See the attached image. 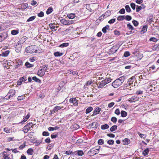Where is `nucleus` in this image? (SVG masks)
I'll list each match as a JSON object with an SVG mask.
<instances>
[{"label": "nucleus", "mask_w": 159, "mask_h": 159, "mask_svg": "<svg viewBox=\"0 0 159 159\" xmlns=\"http://www.w3.org/2000/svg\"><path fill=\"white\" fill-rule=\"evenodd\" d=\"M35 124H33L32 122H30L27 124L23 127V131L25 133H27L31 128H33Z\"/></svg>", "instance_id": "1"}, {"label": "nucleus", "mask_w": 159, "mask_h": 159, "mask_svg": "<svg viewBox=\"0 0 159 159\" xmlns=\"http://www.w3.org/2000/svg\"><path fill=\"white\" fill-rule=\"evenodd\" d=\"M99 78H101V79L102 80V79L104 80H103L101 82L98 81V80H100V79H98L96 82V84L98 85V88H102L103 87H104L105 85H106L107 84L105 80V79L103 78L102 77Z\"/></svg>", "instance_id": "2"}, {"label": "nucleus", "mask_w": 159, "mask_h": 159, "mask_svg": "<svg viewBox=\"0 0 159 159\" xmlns=\"http://www.w3.org/2000/svg\"><path fill=\"white\" fill-rule=\"evenodd\" d=\"M25 51L26 52L32 53L34 52H36L38 51L37 50H35L34 48V47L32 46H30L27 47Z\"/></svg>", "instance_id": "3"}, {"label": "nucleus", "mask_w": 159, "mask_h": 159, "mask_svg": "<svg viewBox=\"0 0 159 159\" xmlns=\"http://www.w3.org/2000/svg\"><path fill=\"white\" fill-rule=\"evenodd\" d=\"M122 84V82L119 80L117 79L112 83V85L114 88H117Z\"/></svg>", "instance_id": "4"}, {"label": "nucleus", "mask_w": 159, "mask_h": 159, "mask_svg": "<svg viewBox=\"0 0 159 159\" xmlns=\"http://www.w3.org/2000/svg\"><path fill=\"white\" fill-rule=\"evenodd\" d=\"M15 90L13 89L10 90L6 96L7 98L5 99L7 100H8L11 97H13L15 95Z\"/></svg>", "instance_id": "5"}, {"label": "nucleus", "mask_w": 159, "mask_h": 159, "mask_svg": "<svg viewBox=\"0 0 159 159\" xmlns=\"http://www.w3.org/2000/svg\"><path fill=\"white\" fill-rule=\"evenodd\" d=\"M100 148V147L99 146L98 148L95 149V148H93L90 150V152L93 155L98 154L99 152V150Z\"/></svg>", "instance_id": "6"}, {"label": "nucleus", "mask_w": 159, "mask_h": 159, "mask_svg": "<svg viewBox=\"0 0 159 159\" xmlns=\"http://www.w3.org/2000/svg\"><path fill=\"white\" fill-rule=\"evenodd\" d=\"M7 34L6 32L0 33V42L4 40L7 37Z\"/></svg>", "instance_id": "7"}, {"label": "nucleus", "mask_w": 159, "mask_h": 159, "mask_svg": "<svg viewBox=\"0 0 159 159\" xmlns=\"http://www.w3.org/2000/svg\"><path fill=\"white\" fill-rule=\"evenodd\" d=\"M134 77L132 76L131 78L129 79L128 81V82L127 84L125 85V87H128V86H130L131 84L133 83V82L134 80Z\"/></svg>", "instance_id": "8"}, {"label": "nucleus", "mask_w": 159, "mask_h": 159, "mask_svg": "<svg viewBox=\"0 0 159 159\" xmlns=\"http://www.w3.org/2000/svg\"><path fill=\"white\" fill-rule=\"evenodd\" d=\"M118 49V48L116 46H113L110 49L109 51L110 54H113L115 53Z\"/></svg>", "instance_id": "9"}, {"label": "nucleus", "mask_w": 159, "mask_h": 159, "mask_svg": "<svg viewBox=\"0 0 159 159\" xmlns=\"http://www.w3.org/2000/svg\"><path fill=\"white\" fill-rule=\"evenodd\" d=\"M26 80L27 77L25 76L21 77L17 81V85H21L23 82L25 81Z\"/></svg>", "instance_id": "10"}, {"label": "nucleus", "mask_w": 159, "mask_h": 159, "mask_svg": "<svg viewBox=\"0 0 159 159\" xmlns=\"http://www.w3.org/2000/svg\"><path fill=\"white\" fill-rule=\"evenodd\" d=\"M73 154L82 156L84 154V152L82 150H77L74 152Z\"/></svg>", "instance_id": "11"}, {"label": "nucleus", "mask_w": 159, "mask_h": 159, "mask_svg": "<svg viewBox=\"0 0 159 159\" xmlns=\"http://www.w3.org/2000/svg\"><path fill=\"white\" fill-rule=\"evenodd\" d=\"M45 70H43V69L39 70L37 73L38 75L40 77H42L45 74Z\"/></svg>", "instance_id": "12"}, {"label": "nucleus", "mask_w": 159, "mask_h": 159, "mask_svg": "<svg viewBox=\"0 0 159 159\" xmlns=\"http://www.w3.org/2000/svg\"><path fill=\"white\" fill-rule=\"evenodd\" d=\"M21 45L20 44H18L15 47V50L17 52H20L21 49Z\"/></svg>", "instance_id": "13"}, {"label": "nucleus", "mask_w": 159, "mask_h": 159, "mask_svg": "<svg viewBox=\"0 0 159 159\" xmlns=\"http://www.w3.org/2000/svg\"><path fill=\"white\" fill-rule=\"evenodd\" d=\"M10 53L9 50H7L6 51L2 52V53L0 54V56L2 57H7Z\"/></svg>", "instance_id": "14"}, {"label": "nucleus", "mask_w": 159, "mask_h": 159, "mask_svg": "<svg viewBox=\"0 0 159 159\" xmlns=\"http://www.w3.org/2000/svg\"><path fill=\"white\" fill-rule=\"evenodd\" d=\"M101 108L99 107L96 108L93 111V114L92 116H94L99 113L101 111Z\"/></svg>", "instance_id": "15"}, {"label": "nucleus", "mask_w": 159, "mask_h": 159, "mask_svg": "<svg viewBox=\"0 0 159 159\" xmlns=\"http://www.w3.org/2000/svg\"><path fill=\"white\" fill-rule=\"evenodd\" d=\"M110 28L109 25H106V26L104 27L102 30V31L104 33H106L107 32V30H109Z\"/></svg>", "instance_id": "16"}, {"label": "nucleus", "mask_w": 159, "mask_h": 159, "mask_svg": "<svg viewBox=\"0 0 159 159\" xmlns=\"http://www.w3.org/2000/svg\"><path fill=\"white\" fill-rule=\"evenodd\" d=\"M29 114H27L26 116L25 117V118L23 119V120L19 123V124H22L23 123L25 122V121H26L27 120L30 118V115Z\"/></svg>", "instance_id": "17"}, {"label": "nucleus", "mask_w": 159, "mask_h": 159, "mask_svg": "<svg viewBox=\"0 0 159 159\" xmlns=\"http://www.w3.org/2000/svg\"><path fill=\"white\" fill-rule=\"evenodd\" d=\"M152 50H159V44H157L154 45L152 48Z\"/></svg>", "instance_id": "18"}, {"label": "nucleus", "mask_w": 159, "mask_h": 159, "mask_svg": "<svg viewBox=\"0 0 159 159\" xmlns=\"http://www.w3.org/2000/svg\"><path fill=\"white\" fill-rule=\"evenodd\" d=\"M63 54L62 52H56L54 53V55L55 57H61Z\"/></svg>", "instance_id": "19"}, {"label": "nucleus", "mask_w": 159, "mask_h": 159, "mask_svg": "<svg viewBox=\"0 0 159 159\" xmlns=\"http://www.w3.org/2000/svg\"><path fill=\"white\" fill-rule=\"evenodd\" d=\"M123 144L125 145H128L130 142V140L128 139H125L122 141Z\"/></svg>", "instance_id": "20"}, {"label": "nucleus", "mask_w": 159, "mask_h": 159, "mask_svg": "<svg viewBox=\"0 0 159 159\" xmlns=\"http://www.w3.org/2000/svg\"><path fill=\"white\" fill-rule=\"evenodd\" d=\"M98 125V123L96 122H95L92 123L91 126L92 128H94V129H95L97 128Z\"/></svg>", "instance_id": "21"}, {"label": "nucleus", "mask_w": 159, "mask_h": 159, "mask_svg": "<svg viewBox=\"0 0 159 159\" xmlns=\"http://www.w3.org/2000/svg\"><path fill=\"white\" fill-rule=\"evenodd\" d=\"M67 16L69 19H73L75 17V15L74 13L68 14Z\"/></svg>", "instance_id": "22"}, {"label": "nucleus", "mask_w": 159, "mask_h": 159, "mask_svg": "<svg viewBox=\"0 0 159 159\" xmlns=\"http://www.w3.org/2000/svg\"><path fill=\"white\" fill-rule=\"evenodd\" d=\"M109 127V126L107 124H105L104 125H102L101 126V129H102L104 130L108 129Z\"/></svg>", "instance_id": "23"}, {"label": "nucleus", "mask_w": 159, "mask_h": 159, "mask_svg": "<svg viewBox=\"0 0 159 159\" xmlns=\"http://www.w3.org/2000/svg\"><path fill=\"white\" fill-rule=\"evenodd\" d=\"M53 11V8L51 7H49L46 11V14L48 15L50 14Z\"/></svg>", "instance_id": "24"}, {"label": "nucleus", "mask_w": 159, "mask_h": 159, "mask_svg": "<svg viewBox=\"0 0 159 159\" xmlns=\"http://www.w3.org/2000/svg\"><path fill=\"white\" fill-rule=\"evenodd\" d=\"M63 108V107H61L59 106H57L54 107L53 109V112H55L56 111H57L58 110Z\"/></svg>", "instance_id": "25"}, {"label": "nucleus", "mask_w": 159, "mask_h": 159, "mask_svg": "<svg viewBox=\"0 0 159 159\" xmlns=\"http://www.w3.org/2000/svg\"><path fill=\"white\" fill-rule=\"evenodd\" d=\"M117 126L116 125H114L111 127L110 130L111 132H113L117 129Z\"/></svg>", "instance_id": "26"}, {"label": "nucleus", "mask_w": 159, "mask_h": 159, "mask_svg": "<svg viewBox=\"0 0 159 159\" xmlns=\"http://www.w3.org/2000/svg\"><path fill=\"white\" fill-rule=\"evenodd\" d=\"M93 110V108L91 107H89L86 110L85 113L88 114L91 112Z\"/></svg>", "instance_id": "27"}, {"label": "nucleus", "mask_w": 159, "mask_h": 159, "mask_svg": "<svg viewBox=\"0 0 159 159\" xmlns=\"http://www.w3.org/2000/svg\"><path fill=\"white\" fill-rule=\"evenodd\" d=\"M69 45V43H64L61 44L60 45L59 47H61V48H64V47H67Z\"/></svg>", "instance_id": "28"}, {"label": "nucleus", "mask_w": 159, "mask_h": 159, "mask_svg": "<svg viewBox=\"0 0 159 159\" xmlns=\"http://www.w3.org/2000/svg\"><path fill=\"white\" fill-rule=\"evenodd\" d=\"M61 23L65 25H67V20L64 19H61L60 20Z\"/></svg>", "instance_id": "29"}, {"label": "nucleus", "mask_w": 159, "mask_h": 159, "mask_svg": "<svg viewBox=\"0 0 159 159\" xmlns=\"http://www.w3.org/2000/svg\"><path fill=\"white\" fill-rule=\"evenodd\" d=\"M32 80L34 81L39 83H41V82L40 80L37 78L36 76H34L32 78Z\"/></svg>", "instance_id": "30"}, {"label": "nucleus", "mask_w": 159, "mask_h": 159, "mask_svg": "<svg viewBox=\"0 0 159 159\" xmlns=\"http://www.w3.org/2000/svg\"><path fill=\"white\" fill-rule=\"evenodd\" d=\"M27 152L28 154L32 155L33 153V150L31 148H29L27 151Z\"/></svg>", "instance_id": "31"}, {"label": "nucleus", "mask_w": 159, "mask_h": 159, "mask_svg": "<svg viewBox=\"0 0 159 159\" xmlns=\"http://www.w3.org/2000/svg\"><path fill=\"white\" fill-rule=\"evenodd\" d=\"M137 100L136 97H133L131 98L130 99H129L128 100V101H129V102H134L136 101Z\"/></svg>", "instance_id": "32"}, {"label": "nucleus", "mask_w": 159, "mask_h": 159, "mask_svg": "<svg viewBox=\"0 0 159 159\" xmlns=\"http://www.w3.org/2000/svg\"><path fill=\"white\" fill-rule=\"evenodd\" d=\"M127 112H126V111H121V116L122 117H126L127 116Z\"/></svg>", "instance_id": "33"}, {"label": "nucleus", "mask_w": 159, "mask_h": 159, "mask_svg": "<svg viewBox=\"0 0 159 159\" xmlns=\"http://www.w3.org/2000/svg\"><path fill=\"white\" fill-rule=\"evenodd\" d=\"M148 152L149 149L148 148H146L143 152V154L144 156H145L148 154Z\"/></svg>", "instance_id": "34"}, {"label": "nucleus", "mask_w": 159, "mask_h": 159, "mask_svg": "<svg viewBox=\"0 0 159 159\" xmlns=\"http://www.w3.org/2000/svg\"><path fill=\"white\" fill-rule=\"evenodd\" d=\"M127 28L131 30H134V28L130 23H129L127 25Z\"/></svg>", "instance_id": "35"}, {"label": "nucleus", "mask_w": 159, "mask_h": 159, "mask_svg": "<svg viewBox=\"0 0 159 159\" xmlns=\"http://www.w3.org/2000/svg\"><path fill=\"white\" fill-rule=\"evenodd\" d=\"M125 79H126V76H123L120 77L118 79V80H120V82H122V84L123 83V82H124V81L125 80Z\"/></svg>", "instance_id": "36"}, {"label": "nucleus", "mask_w": 159, "mask_h": 159, "mask_svg": "<svg viewBox=\"0 0 159 159\" xmlns=\"http://www.w3.org/2000/svg\"><path fill=\"white\" fill-rule=\"evenodd\" d=\"M137 57V60H139L141 59L143 57V54L140 53H138L137 56H136Z\"/></svg>", "instance_id": "37"}, {"label": "nucleus", "mask_w": 159, "mask_h": 159, "mask_svg": "<svg viewBox=\"0 0 159 159\" xmlns=\"http://www.w3.org/2000/svg\"><path fill=\"white\" fill-rule=\"evenodd\" d=\"M125 19V16H120L117 17V20H123Z\"/></svg>", "instance_id": "38"}, {"label": "nucleus", "mask_w": 159, "mask_h": 159, "mask_svg": "<svg viewBox=\"0 0 159 159\" xmlns=\"http://www.w3.org/2000/svg\"><path fill=\"white\" fill-rule=\"evenodd\" d=\"M98 143L99 145H102L104 143V140L103 139H99L98 140Z\"/></svg>", "instance_id": "39"}, {"label": "nucleus", "mask_w": 159, "mask_h": 159, "mask_svg": "<svg viewBox=\"0 0 159 159\" xmlns=\"http://www.w3.org/2000/svg\"><path fill=\"white\" fill-rule=\"evenodd\" d=\"M105 79L106 82V83H107V84L109 83L110 82H111L112 80V79H111L110 77H108L107 78L106 77L105 78Z\"/></svg>", "instance_id": "40"}, {"label": "nucleus", "mask_w": 159, "mask_h": 159, "mask_svg": "<svg viewBox=\"0 0 159 159\" xmlns=\"http://www.w3.org/2000/svg\"><path fill=\"white\" fill-rule=\"evenodd\" d=\"M36 18L35 16H33L29 18L27 20V22H30Z\"/></svg>", "instance_id": "41"}, {"label": "nucleus", "mask_w": 159, "mask_h": 159, "mask_svg": "<svg viewBox=\"0 0 159 159\" xmlns=\"http://www.w3.org/2000/svg\"><path fill=\"white\" fill-rule=\"evenodd\" d=\"M125 8L126 11L128 12H129L131 11V10L129 5H126L125 6Z\"/></svg>", "instance_id": "42"}, {"label": "nucleus", "mask_w": 159, "mask_h": 159, "mask_svg": "<svg viewBox=\"0 0 159 159\" xmlns=\"http://www.w3.org/2000/svg\"><path fill=\"white\" fill-rule=\"evenodd\" d=\"M25 66L27 68H30L32 67L33 66V65L31 64H30L29 62H26L25 63Z\"/></svg>", "instance_id": "43"}, {"label": "nucleus", "mask_w": 159, "mask_h": 159, "mask_svg": "<svg viewBox=\"0 0 159 159\" xmlns=\"http://www.w3.org/2000/svg\"><path fill=\"white\" fill-rule=\"evenodd\" d=\"M78 101L75 98H74V101L73 102V105L75 106H77L78 105Z\"/></svg>", "instance_id": "44"}, {"label": "nucleus", "mask_w": 159, "mask_h": 159, "mask_svg": "<svg viewBox=\"0 0 159 159\" xmlns=\"http://www.w3.org/2000/svg\"><path fill=\"white\" fill-rule=\"evenodd\" d=\"M125 19L128 21H129L132 19V17L131 16L129 15H127L126 16H125Z\"/></svg>", "instance_id": "45"}, {"label": "nucleus", "mask_w": 159, "mask_h": 159, "mask_svg": "<svg viewBox=\"0 0 159 159\" xmlns=\"http://www.w3.org/2000/svg\"><path fill=\"white\" fill-rule=\"evenodd\" d=\"M147 26L146 25H145L143 27L142 30H141V31H143V33L145 32L147 30Z\"/></svg>", "instance_id": "46"}, {"label": "nucleus", "mask_w": 159, "mask_h": 159, "mask_svg": "<svg viewBox=\"0 0 159 159\" xmlns=\"http://www.w3.org/2000/svg\"><path fill=\"white\" fill-rule=\"evenodd\" d=\"M19 32L18 30H13L11 31V34L13 35H15L17 34Z\"/></svg>", "instance_id": "47"}, {"label": "nucleus", "mask_w": 159, "mask_h": 159, "mask_svg": "<svg viewBox=\"0 0 159 159\" xmlns=\"http://www.w3.org/2000/svg\"><path fill=\"white\" fill-rule=\"evenodd\" d=\"M132 22L133 23L134 25L135 26H137L139 24V22L137 21L136 20H132Z\"/></svg>", "instance_id": "48"}, {"label": "nucleus", "mask_w": 159, "mask_h": 159, "mask_svg": "<svg viewBox=\"0 0 159 159\" xmlns=\"http://www.w3.org/2000/svg\"><path fill=\"white\" fill-rule=\"evenodd\" d=\"M111 120L113 123H116L117 120V119L115 117H112L111 118Z\"/></svg>", "instance_id": "49"}, {"label": "nucleus", "mask_w": 159, "mask_h": 159, "mask_svg": "<svg viewBox=\"0 0 159 159\" xmlns=\"http://www.w3.org/2000/svg\"><path fill=\"white\" fill-rule=\"evenodd\" d=\"M149 40L150 41H153V42H156L157 41V39L155 37H152L149 39Z\"/></svg>", "instance_id": "50"}, {"label": "nucleus", "mask_w": 159, "mask_h": 159, "mask_svg": "<svg viewBox=\"0 0 159 159\" xmlns=\"http://www.w3.org/2000/svg\"><path fill=\"white\" fill-rule=\"evenodd\" d=\"M42 135L43 136H48L49 135V133L47 131H43V132Z\"/></svg>", "instance_id": "51"}, {"label": "nucleus", "mask_w": 159, "mask_h": 159, "mask_svg": "<svg viewBox=\"0 0 159 159\" xmlns=\"http://www.w3.org/2000/svg\"><path fill=\"white\" fill-rule=\"evenodd\" d=\"M4 131L6 133H8L10 132L11 130L8 128H4Z\"/></svg>", "instance_id": "52"}, {"label": "nucleus", "mask_w": 159, "mask_h": 159, "mask_svg": "<svg viewBox=\"0 0 159 159\" xmlns=\"http://www.w3.org/2000/svg\"><path fill=\"white\" fill-rule=\"evenodd\" d=\"M114 34L116 35H119L120 34V31L117 30H115L114 31Z\"/></svg>", "instance_id": "53"}, {"label": "nucleus", "mask_w": 159, "mask_h": 159, "mask_svg": "<svg viewBox=\"0 0 159 159\" xmlns=\"http://www.w3.org/2000/svg\"><path fill=\"white\" fill-rule=\"evenodd\" d=\"M44 16V13L42 11H40V13L38 14V16L39 17H43Z\"/></svg>", "instance_id": "54"}, {"label": "nucleus", "mask_w": 159, "mask_h": 159, "mask_svg": "<svg viewBox=\"0 0 159 159\" xmlns=\"http://www.w3.org/2000/svg\"><path fill=\"white\" fill-rule=\"evenodd\" d=\"M130 6L133 10H134L135 9L136 5L134 3H130Z\"/></svg>", "instance_id": "55"}, {"label": "nucleus", "mask_w": 159, "mask_h": 159, "mask_svg": "<svg viewBox=\"0 0 159 159\" xmlns=\"http://www.w3.org/2000/svg\"><path fill=\"white\" fill-rule=\"evenodd\" d=\"M107 143L109 144L112 145L114 144V141L112 140H109L107 141Z\"/></svg>", "instance_id": "56"}, {"label": "nucleus", "mask_w": 159, "mask_h": 159, "mask_svg": "<svg viewBox=\"0 0 159 159\" xmlns=\"http://www.w3.org/2000/svg\"><path fill=\"white\" fill-rule=\"evenodd\" d=\"M130 55V53L129 52L126 51L125 52L124 54V56L125 57H128Z\"/></svg>", "instance_id": "57"}, {"label": "nucleus", "mask_w": 159, "mask_h": 159, "mask_svg": "<svg viewBox=\"0 0 159 159\" xmlns=\"http://www.w3.org/2000/svg\"><path fill=\"white\" fill-rule=\"evenodd\" d=\"M43 70H45V72H46V70H47L48 69V65H43Z\"/></svg>", "instance_id": "58"}, {"label": "nucleus", "mask_w": 159, "mask_h": 159, "mask_svg": "<svg viewBox=\"0 0 159 159\" xmlns=\"http://www.w3.org/2000/svg\"><path fill=\"white\" fill-rule=\"evenodd\" d=\"M116 21L115 19H112L110 20L108 23L109 24H111L113 23Z\"/></svg>", "instance_id": "59"}, {"label": "nucleus", "mask_w": 159, "mask_h": 159, "mask_svg": "<svg viewBox=\"0 0 159 159\" xmlns=\"http://www.w3.org/2000/svg\"><path fill=\"white\" fill-rule=\"evenodd\" d=\"M131 87H129V88H126L124 89V90L125 91H127L128 93H129V91L131 90L132 89H131Z\"/></svg>", "instance_id": "60"}, {"label": "nucleus", "mask_w": 159, "mask_h": 159, "mask_svg": "<svg viewBox=\"0 0 159 159\" xmlns=\"http://www.w3.org/2000/svg\"><path fill=\"white\" fill-rule=\"evenodd\" d=\"M119 13L121 14H124L125 13V9L124 8L121 9L119 11Z\"/></svg>", "instance_id": "61"}, {"label": "nucleus", "mask_w": 159, "mask_h": 159, "mask_svg": "<svg viewBox=\"0 0 159 159\" xmlns=\"http://www.w3.org/2000/svg\"><path fill=\"white\" fill-rule=\"evenodd\" d=\"M142 9V7L141 6H137L136 8V12H138L139 11Z\"/></svg>", "instance_id": "62"}, {"label": "nucleus", "mask_w": 159, "mask_h": 159, "mask_svg": "<svg viewBox=\"0 0 159 159\" xmlns=\"http://www.w3.org/2000/svg\"><path fill=\"white\" fill-rule=\"evenodd\" d=\"M70 73L72 74L73 75H77L78 74L77 72L74 71L73 70H70Z\"/></svg>", "instance_id": "63"}, {"label": "nucleus", "mask_w": 159, "mask_h": 159, "mask_svg": "<svg viewBox=\"0 0 159 159\" xmlns=\"http://www.w3.org/2000/svg\"><path fill=\"white\" fill-rule=\"evenodd\" d=\"M3 157L4 159H10V158L8 157L9 155L5 154L4 153L3 154Z\"/></svg>", "instance_id": "64"}]
</instances>
